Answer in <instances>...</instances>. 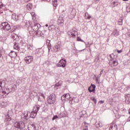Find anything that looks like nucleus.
I'll use <instances>...</instances> for the list:
<instances>
[{
	"label": "nucleus",
	"instance_id": "nucleus-1",
	"mask_svg": "<svg viewBox=\"0 0 130 130\" xmlns=\"http://www.w3.org/2000/svg\"><path fill=\"white\" fill-rule=\"evenodd\" d=\"M56 101V96L54 93H52L47 98V103L48 104H54Z\"/></svg>",
	"mask_w": 130,
	"mask_h": 130
},
{
	"label": "nucleus",
	"instance_id": "nucleus-2",
	"mask_svg": "<svg viewBox=\"0 0 130 130\" xmlns=\"http://www.w3.org/2000/svg\"><path fill=\"white\" fill-rule=\"evenodd\" d=\"M40 109V106L39 105H36L33 109V111L31 113L30 112L29 118H35L36 115H37V112H38L39 109Z\"/></svg>",
	"mask_w": 130,
	"mask_h": 130
},
{
	"label": "nucleus",
	"instance_id": "nucleus-3",
	"mask_svg": "<svg viewBox=\"0 0 130 130\" xmlns=\"http://www.w3.org/2000/svg\"><path fill=\"white\" fill-rule=\"evenodd\" d=\"M15 127L18 128L17 130H24L25 128V123L23 121H17L14 123Z\"/></svg>",
	"mask_w": 130,
	"mask_h": 130
},
{
	"label": "nucleus",
	"instance_id": "nucleus-4",
	"mask_svg": "<svg viewBox=\"0 0 130 130\" xmlns=\"http://www.w3.org/2000/svg\"><path fill=\"white\" fill-rule=\"evenodd\" d=\"M0 27L1 29L4 30V31H9L11 29V25L7 22L2 23Z\"/></svg>",
	"mask_w": 130,
	"mask_h": 130
},
{
	"label": "nucleus",
	"instance_id": "nucleus-5",
	"mask_svg": "<svg viewBox=\"0 0 130 130\" xmlns=\"http://www.w3.org/2000/svg\"><path fill=\"white\" fill-rule=\"evenodd\" d=\"M66 64H67V60H66V59L64 58H63L59 60V61L57 64V67H61V68H66Z\"/></svg>",
	"mask_w": 130,
	"mask_h": 130
},
{
	"label": "nucleus",
	"instance_id": "nucleus-6",
	"mask_svg": "<svg viewBox=\"0 0 130 130\" xmlns=\"http://www.w3.org/2000/svg\"><path fill=\"white\" fill-rule=\"evenodd\" d=\"M21 119L27 120L30 118V112L25 111L21 115Z\"/></svg>",
	"mask_w": 130,
	"mask_h": 130
},
{
	"label": "nucleus",
	"instance_id": "nucleus-7",
	"mask_svg": "<svg viewBox=\"0 0 130 130\" xmlns=\"http://www.w3.org/2000/svg\"><path fill=\"white\" fill-rule=\"evenodd\" d=\"M34 37H44V34L42 32V31L39 29L35 32V35H34Z\"/></svg>",
	"mask_w": 130,
	"mask_h": 130
},
{
	"label": "nucleus",
	"instance_id": "nucleus-8",
	"mask_svg": "<svg viewBox=\"0 0 130 130\" xmlns=\"http://www.w3.org/2000/svg\"><path fill=\"white\" fill-rule=\"evenodd\" d=\"M32 29L36 32L37 31H38L40 30V28H41V25L39 23H35L34 26L31 27Z\"/></svg>",
	"mask_w": 130,
	"mask_h": 130
},
{
	"label": "nucleus",
	"instance_id": "nucleus-9",
	"mask_svg": "<svg viewBox=\"0 0 130 130\" xmlns=\"http://www.w3.org/2000/svg\"><path fill=\"white\" fill-rule=\"evenodd\" d=\"M24 60L27 64L29 63H31L33 61V56H28L24 58Z\"/></svg>",
	"mask_w": 130,
	"mask_h": 130
},
{
	"label": "nucleus",
	"instance_id": "nucleus-10",
	"mask_svg": "<svg viewBox=\"0 0 130 130\" xmlns=\"http://www.w3.org/2000/svg\"><path fill=\"white\" fill-rule=\"evenodd\" d=\"M95 89H96V85L91 83L88 90L89 93H92V92L95 93Z\"/></svg>",
	"mask_w": 130,
	"mask_h": 130
},
{
	"label": "nucleus",
	"instance_id": "nucleus-11",
	"mask_svg": "<svg viewBox=\"0 0 130 130\" xmlns=\"http://www.w3.org/2000/svg\"><path fill=\"white\" fill-rule=\"evenodd\" d=\"M27 128L28 130H36V124L30 123L28 125Z\"/></svg>",
	"mask_w": 130,
	"mask_h": 130
},
{
	"label": "nucleus",
	"instance_id": "nucleus-12",
	"mask_svg": "<svg viewBox=\"0 0 130 130\" xmlns=\"http://www.w3.org/2000/svg\"><path fill=\"white\" fill-rule=\"evenodd\" d=\"M45 100V96L43 93H40V95L38 97V101L40 102H43Z\"/></svg>",
	"mask_w": 130,
	"mask_h": 130
},
{
	"label": "nucleus",
	"instance_id": "nucleus-13",
	"mask_svg": "<svg viewBox=\"0 0 130 130\" xmlns=\"http://www.w3.org/2000/svg\"><path fill=\"white\" fill-rule=\"evenodd\" d=\"M60 50H61L60 45L58 44H56V45L54 47V52H57V51H59Z\"/></svg>",
	"mask_w": 130,
	"mask_h": 130
},
{
	"label": "nucleus",
	"instance_id": "nucleus-14",
	"mask_svg": "<svg viewBox=\"0 0 130 130\" xmlns=\"http://www.w3.org/2000/svg\"><path fill=\"white\" fill-rule=\"evenodd\" d=\"M63 23H64V20H63V17L62 16H59L57 21L58 25H63Z\"/></svg>",
	"mask_w": 130,
	"mask_h": 130
},
{
	"label": "nucleus",
	"instance_id": "nucleus-15",
	"mask_svg": "<svg viewBox=\"0 0 130 130\" xmlns=\"http://www.w3.org/2000/svg\"><path fill=\"white\" fill-rule=\"evenodd\" d=\"M6 87V81L3 79H0V90Z\"/></svg>",
	"mask_w": 130,
	"mask_h": 130
},
{
	"label": "nucleus",
	"instance_id": "nucleus-16",
	"mask_svg": "<svg viewBox=\"0 0 130 130\" xmlns=\"http://www.w3.org/2000/svg\"><path fill=\"white\" fill-rule=\"evenodd\" d=\"M11 92H13V86H11V88H7L6 90H3V93H5L6 95H8Z\"/></svg>",
	"mask_w": 130,
	"mask_h": 130
},
{
	"label": "nucleus",
	"instance_id": "nucleus-17",
	"mask_svg": "<svg viewBox=\"0 0 130 130\" xmlns=\"http://www.w3.org/2000/svg\"><path fill=\"white\" fill-rule=\"evenodd\" d=\"M68 34L69 37H73V38L76 37V35L75 34V31L73 30H71L68 31Z\"/></svg>",
	"mask_w": 130,
	"mask_h": 130
},
{
	"label": "nucleus",
	"instance_id": "nucleus-18",
	"mask_svg": "<svg viewBox=\"0 0 130 130\" xmlns=\"http://www.w3.org/2000/svg\"><path fill=\"white\" fill-rule=\"evenodd\" d=\"M9 56H10L12 58L14 57H17V52L12 51L9 54Z\"/></svg>",
	"mask_w": 130,
	"mask_h": 130
},
{
	"label": "nucleus",
	"instance_id": "nucleus-19",
	"mask_svg": "<svg viewBox=\"0 0 130 130\" xmlns=\"http://www.w3.org/2000/svg\"><path fill=\"white\" fill-rule=\"evenodd\" d=\"M12 18L14 21H18V20H20V16L16 15V14H12Z\"/></svg>",
	"mask_w": 130,
	"mask_h": 130
},
{
	"label": "nucleus",
	"instance_id": "nucleus-20",
	"mask_svg": "<svg viewBox=\"0 0 130 130\" xmlns=\"http://www.w3.org/2000/svg\"><path fill=\"white\" fill-rule=\"evenodd\" d=\"M94 125H95L97 128H99V127H102V123H101L100 121L96 122L95 123H94Z\"/></svg>",
	"mask_w": 130,
	"mask_h": 130
},
{
	"label": "nucleus",
	"instance_id": "nucleus-21",
	"mask_svg": "<svg viewBox=\"0 0 130 130\" xmlns=\"http://www.w3.org/2000/svg\"><path fill=\"white\" fill-rule=\"evenodd\" d=\"M112 35H113V36H115V37H116V36H118V35H119V32H118L117 30L115 29L112 32Z\"/></svg>",
	"mask_w": 130,
	"mask_h": 130
},
{
	"label": "nucleus",
	"instance_id": "nucleus-22",
	"mask_svg": "<svg viewBox=\"0 0 130 130\" xmlns=\"http://www.w3.org/2000/svg\"><path fill=\"white\" fill-rule=\"evenodd\" d=\"M63 97L65 98L66 99H67V100H70L71 99V95L70 93H66L63 95Z\"/></svg>",
	"mask_w": 130,
	"mask_h": 130
},
{
	"label": "nucleus",
	"instance_id": "nucleus-23",
	"mask_svg": "<svg viewBox=\"0 0 130 130\" xmlns=\"http://www.w3.org/2000/svg\"><path fill=\"white\" fill-rule=\"evenodd\" d=\"M48 29L50 31H54V30H55V26H54V25H53V24L50 25L48 27Z\"/></svg>",
	"mask_w": 130,
	"mask_h": 130
},
{
	"label": "nucleus",
	"instance_id": "nucleus-24",
	"mask_svg": "<svg viewBox=\"0 0 130 130\" xmlns=\"http://www.w3.org/2000/svg\"><path fill=\"white\" fill-rule=\"evenodd\" d=\"M79 101V98L78 97L73 98L72 99V102H74V103H78Z\"/></svg>",
	"mask_w": 130,
	"mask_h": 130
},
{
	"label": "nucleus",
	"instance_id": "nucleus-25",
	"mask_svg": "<svg viewBox=\"0 0 130 130\" xmlns=\"http://www.w3.org/2000/svg\"><path fill=\"white\" fill-rule=\"evenodd\" d=\"M33 6L31 4L28 3L26 6V8L28 11H31L32 10Z\"/></svg>",
	"mask_w": 130,
	"mask_h": 130
},
{
	"label": "nucleus",
	"instance_id": "nucleus-26",
	"mask_svg": "<svg viewBox=\"0 0 130 130\" xmlns=\"http://www.w3.org/2000/svg\"><path fill=\"white\" fill-rule=\"evenodd\" d=\"M60 115L61 117H64L68 116V113H67V111H64L60 113Z\"/></svg>",
	"mask_w": 130,
	"mask_h": 130
},
{
	"label": "nucleus",
	"instance_id": "nucleus-27",
	"mask_svg": "<svg viewBox=\"0 0 130 130\" xmlns=\"http://www.w3.org/2000/svg\"><path fill=\"white\" fill-rule=\"evenodd\" d=\"M14 49H16V50H20V47H19V45L18 44L15 43L14 45Z\"/></svg>",
	"mask_w": 130,
	"mask_h": 130
},
{
	"label": "nucleus",
	"instance_id": "nucleus-28",
	"mask_svg": "<svg viewBox=\"0 0 130 130\" xmlns=\"http://www.w3.org/2000/svg\"><path fill=\"white\" fill-rule=\"evenodd\" d=\"M100 58H99V55H96L95 56L94 62H99V60Z\"/></svg>",
	"mask_w": 130,
	"mask_h": 130
},
{
	"label": "nucleus",
	"instance_id": "nucleus-29",
	"mask_svg": "<svg viewBox=\"0 0 130 130\" xmlns=\"http://www.w3.org/2000/svg\"><path fill=\"white\" fill-rule=\"evenodd\" d=\"M52 4L53 5V7H54L55 8H56V7H57V0L56 1L53 0Z\"/></svg>",
	"mask_w": 130,
	"mask_h": 130
},
{
	"label": "nucleus",
	"instance_id": "nucleus-30",
	"mask_svg": "<svg viewBox=\"0 0 130 130\" xmlns=\"http://www.w3.org/2000/svg\"><path fill=\"white\" fill-rule=\"evenodd\" d=\"M115 55H114V54L112 53L110 55V60L112 61V60H114V57Z\"/></svg>",
	"mask_w": 130,
	"mask_h": 130
},
{
	"label": "nucleus",
	"instance_id": "nucleus-31",
	"mask_svg": "<svg viewBox=\"0 0 130 130\" xmlns=\"http://www.w3.org/2000/svg\"><path fill=\"white\" fill-rule=\"evenodd\" d=\"M6 94H7L6 93L4 92V90L1 91V92H0V95H1V97H3V98H5V97H6V96H7Z\"/></svg>",
	"mask_w": 130,
	"mask_h": 130
},
{
	"label": "nucleus",
	"instance_id": "nucleus-32",
	"mask_svg": "<svg viewBox=\"0 0 130 130\" xmlns=\"http://www.w3.org/2000/svg\"><path fill=\"white\" fill-rule=\"evenodd\" d=\"M12 120V118H11V117L9 116V115H7L6 116V121H11Z\"/></svg>",
	"mask_w": 130,
	"mask_h": 130
},
{
	"label": "nucleus",
	"instance_id": "nucleus-33",
	"mask_svg": "<svg viewBox=\"0 0 130 130\" xmlns=\"http://www.w3.org/2000/svg\"><path fill=\"white\" fill-rule=\"evenodd\" d=\"M91 100H92V101L94 102V104L96 105L97 103V100L95 99V97L92 96L90 98Z\"/></svg>",
	"mask_w": 130,
	"mask_h": 130
},
{
	"label": "nucleus",
	"instance_id": "nucleus-34",
	"mask_svg": "<svg viewBox=\"0 0 130 130\" xmlns=\"http://www.w3.org/2000/svg\"><path fill=\"white\" fill-rule=\"evenodd\" d=\"M61 84L58 82V83H56L55 85V90H57V89H58V87H60Z\"/></svg>",
	"mask_w": 130,
	"mask_h": 130
},
{
	"label": "nucleus",
	"instance_id": "nucleus-35",
	"mask_svg": "<svg viewBox=\"0 0 130 130\" xmlns=\"http://www.w3.org/2000/svg\"><path fill=\"white\" fill-rule=\"evenodd\" d=\"M27 49L29 50H33V45H28L27 46Z\"/></svg>",
	"mask_w": 130,
	"mask_h": 130
},
{
	"label": "nucleus",
	"instance_id": "nucleus-36",
	"mask_svg": "<svg viewBox=\"0 0 130 130\" xmlns=\"http://www.w3.org/2000/svg\"><path fill=\"white\" fill-rule=\"evenodd\" d=\"M99 77V75H94V78H95L96 82H98V83H99V82L98 81H99V79H100V77Z\"/></svg>",
	"mask_w": 130,
	"mask_h": 130
},
{
	"label": "nucleus",
	"instance_id": "nucleus-37",
	"mask_svg": "<svg viewBox=\"0 0 130 130\" xmlns=\"http://www.w3.org/2000/svg\"><path fill=\"white\" fill-rule=\"evenodd\" d=\"M30 26H31V24H30V22H29V21L26 22L25 27H26V28H30Z\"/></svg>",
	"mask_w": 130,
	"mask_h": 130
},
{
	"label": "nucleus",
	"instance_id": "nucleus-38",
	"mask_svg": "<svg viewBox=\"0 0 130 130\" xmlns=\"http://www.w3.org/2000/svg\"><path fill=\"white\" fill-rule=\"evenodd\" d=\"M33 34H34V35H35V32L32 31H29L28 33V36H32L33 35Z\"/></svg>",
	"mask_w": 130,
	"mask_h": 130
},
{
	"label": "nucleus",
	"instance_id": "nucleus-39",
	"mask_svg": "<svg viewBox=\"0 0 130 130\" xmlns=\"http://www.w3.org/2000/svg\"><path fill=\"white\" fill-rule=\"evenodd\" d=\"M118 25H120L121 26V25H122L123 22H122V19H120L118 20Z\"/></svg>",
	"mask_w": 130,
	"mask_h": 130
},
{
	"label": "nucleus",
	"instance_id": "nucleus-40",
	"mask_svg": "<svg viewBox=\"0 0 130 130\" xmlns=\"http://www.w3.org/2000/svg\"><path fill=\"white\" fill-rule=\"evenodd\" d=\"M113 63L114 64V67H116V66H117V64H118V62L115 60H114L113 61Z\"/></svg>",
	"mask_w": 130,
	"mask_h": 130
},
{
	"label": "nucleus",
	"instance_id": "nucleus-41",
	"mask_svg": "<svg viewBox=\"0 0 130 130\" xmlns=\"http://www.w3.org/2000/svg\"><path fill=\"white\" fill-rule=\"evenodd\" d=\"M103 74V70H102L100 72V73L99 74V78H101Z\"/></svg>",
	"mask_w": 130,
	"mask_h": 130
},
{
	"label": "nucleus",
	"instance_id": "nucleus-42",
	"mask_svg": "<svg viewBox=\"0 0 130 130\" xmlns=\"http://www.w3.org/2000/svg\"><path fill=\"white\" fill-rule=\"evenodd\" d=\"M77 41H81V42H84V41L83 40L81 39V38H80L79 37H77Z\"/></svg>",
	"mask_w": 130,
	"mask_h": 130
},
{
	"label": "nucleus",
	"instance_id": "nucleus-43",
	"mask_svg": "<svg viewBox=\"0 0 130 130\" xmlns=\"http://www.w3.org/2000/svg\"><path fill=\"white\" fill-rule=\"evenodd\" d=\"M126 36L130 37V30H128V32L126 34Z\"/></svg>",
	"mask_w": 130,
	"mask_h": 130
},
{
	"label": "nucleus",
	"instance_id": "nucleus-44",
	"mask_svg": "<svg viewBox=\"0 0 130 130\" xmlns=\"http://www.w3.org/2000/svg\"><path fill=\"white\" fill-rule=\"evenodd\" d=\"M129 97H130V94H127L126 95H125V98L126 100H127L128 98H129Z\"/></svg>",
	"mask_w": 130,
	"mask_h": 130
},
{
	"label": "nucleus",
	"instance_id": "nucleus-45",
	"mask_svg": "<svg viewBox=\"0 0 130 130\" xmlns=\"http://www.w3.org/2000/svg\"><path fill=\"white\" fill-rule=\"evenodd\" d=\"M114 7H116V6L118 5V3L117 2H113Z\"/></svg>",
	"mask_w": 130,
	"mask_h": 130
},
{
	"label": "nucleus",
	"instance_id": "nucleus-46",
	"mask_svg": "<svg viewBox=\"0 0 130 130\" xmlns=\"http://www.w3.org/2000/svg\"><path fill=\"white\" fill-rule=\"evenodd\" d=\"M51 45L50 44V40H47V45Z\"/></svg>",
	"mask_w": 130,
	"mask_h": 130
},
{
	"label": "nucleus",
	"instance_id": "nucleus-47",
	"mask_svg": "<svg viewBox=\"0 0 130 130\" xmlns=\"http://www.w3.org/2000/svg\"><path fill=\"white\" fill-rule=\"evenodd\" d=\"M47 47H48V50L49 51V50L51 49V45H48Z\"/></svg>",
	"mask_w": 130,
	"mask_h": 130
},
{
	"label": "nucleus",
	"instance_id": "nucleus-48",
	"mask_svg": "<svg viewBox=\"0 0 130 130\" xmlns=\"http://www.w3.org/2000/svg\"><path fill=\"white\" fill-rule=\"evenodd\" d=\"M2 8H4V4L3 3L0 2V9H2Z\"/></svg>",
	"mask_w": 130,
	"mask_h": 130
},
{
	"label": "nucleus",
	"instance_id": "nucleus-49",
	"mask_svg": "<svg viewBox=\"0 0 130 130\" xmlns=\"http://www.w3.org/2000/svg\"><path fill=\"white\" fill-rule=\"evenodd\" d=\"M89 123H87L86 122H84V125H85V127H86V126L88 127V125H89Z\"/></svg>",
	"mask_w": 130,
	"mask_h": 130
},
{
	"label": "nucleus",
	"instance_id": "nucleus-50",
	"mask_svg": "<svg viewBox=\"0 0 130 130\" xmlns=\"http://www.w3.org/2000/svg\"><path fill=\"white\" fill-rule=\"evenodd\" d=\"M56 118H58V116H54L53 117V118H52V119H53V120H54V119H56Z\"/></svg>",
	"mask_w": 130,
	"mask_h": 130
},
{
	"label": "nucleus",
	"instance_id": "nucleus-51",
	"mask_svg": "<svg viewBox=\"0 0 130 130\" xmlns=\"http://www.w3.org/2000/svg\"><path fill=\"white\" fill-rule=\"evenodd\" d=\"M11 38H12L13 40H16V37H15V36L11 35Z\"/></svg>",
	"mask_w": 130,
	"mask_h": 130
},
{
	"label": "nucleus",
	"instance_id": "nucleus-52",
	"mask_svg": "<svg viewBox=\"0 0 130 130\" xmlns=\"http://www.w3.org/2000/svg\"><path fill=\"white\" fill-rule=\"evenodd\" d=\"M3 56V51L2 50H0V57H2Z\"/></svg>",
	"mask_w": 130,
	"mask_h": 130
},
{
	"label": "nucleus",
	"instance_id": "nucleus-53",
	"mask_svg": "<svg viewBox=\"0 0 130 130\" xmlns=\"http://www.w3.org/2000/svg\"><path fill=\"white\" fill-rule=\"evenodd\" d=\"M125 103H126V104H129L130 103V102L129 101H128V100H125Z\"/></svg>",
	"mask_w": 130,
	"mask_h": 130
},
{
	"label": "nucleus",
	"instance_id": "nucleus-54",
	"mask_svg": "<svg viewBox=\"0 0 130 130\" xmlns=\"http://www.w3.org/2000/svg\"><path fill=\"white\" fill-rule=\"evenodd\" d=\"M117 51L118 53H121V52H122V50H117Z\"/></svg>",
	"mask_w": 130,
	"mask_h": 130
},
{
	"label": "nucleus",
	"instance_id": "nucleus-55",
	"mask_svg": "<svg viewBox=\"0 0 130 130\" xmlns=\"http://www.w3.org/2000/svg\"><path fill=\"white\" fill-rule=\"evenodd\" d=\"M114 128H115V130H117L118 129V128H117V125L115 124L114 125Z\"/></svg>",
	"mask_w": 130,
	"mask_h": 130
},
{
	"label": "nucleus",
	"instance_id": "nucleus-56",
	"mask_svg": "<svg viewBox=\"0 0 130 130\" xmlns=\"http://www.w3.org/2000/svg\"><path fill=\"white\" fill-rule=\"evenodd\" d=\"M50 130H57V129H56V127L54 126L53 127L51 128L50 129Z\"/></svg>",
	"mask_w": 130,
	"mask_h": 130
},
{
	"label": "nucleus",
	"instance_id": "nucleus-57",
	"mask_svg": "<svg viewBox=\"0 0 130 130\" xmlns=\"http://www.w3.org/2000/svg\"><path fill=\"white\" fill-rule=\"evenodd\" d=\"M91 15H88L87 19H88V20H90V19H91Z\"/></svg>",
	"mask_w": 130,
	"mask_h": 130
},
{
	"label": "nucleus",
	"instance_id": "nucleus-58",
	"mask_svg": "<svg viewBox=\"0 0 130 130\" xmlns=\"http://www.w3.org/2000/svg\"><path fill=\"white\" fill-rule=\"evenodd\" d=\"M99 2V0H95L94 1V3L95 4H98V2Z\"/></svg>",
	"mask_w": 130,
	"mask_h": 130
},
{
	"label": "nucleus",
	"instance_id": "nucleus-59",
	"mask_svg": "<svg viewBox=\"0 0 130 130\" xmlns=\"http://www.w3.org/2000/svg\"><path fill=\"white\" fill-rule=\"evenodd\" d=\"M83 130H88V126L84 127Z\"/></svg>",
	"mask_w": 130,
	"mask_h": 130
},
{
	"label": "nucleus",
	"instance_id": "nucleus-60",
	"mask_svg": "<svg viewBox=\"0 0 130 130\" xmlns=\"http://www.w3.org/2000/svg\"><path fill=\"white\" fill-rule=\"evenodd\" d=\"M14 3H18L19 2V0H12Z\"/></svg>",
	"mask_w": 130,
	"mask_h": 130
},
{
	"label": "nucleus",
	"instance_id": "nucleus-61",
	"mask_svg": "<svg viewBox=\"0 0 130 130\" xmlns=\"http://www.w3.org/2000/svg\"><path fill=\"white\" fill-rule=\"evenodd\" d=\"M100 103H101V104H103V103H104V101H101Z\"/></svg>",
	"mask_w": 130,
	"mask_h": 130
},
{
	"label": "nucleus",
	"instance_id": "nucleus-62",
	"mask_svg": "<svg viewBox=\"0 0 130 130\" xmlns=\"http://www.w3.org/2000/svg\"><path fill=\"white\" fill-rule=\"evenodd\" d=\"M112 128H113V126H111L110 127L109 130H110V129H112Z\"/></svg>",
	"mask_w": 130,
	"mask_h": 130
},
{
	"label": "nucleus",
	"instance_id": "nucleus-63",
	"mask_svg": "<svg viewBox=\"0 0 130 130\" xmlns=\"http://www.w3.org/2000/svg\"><path fill=\"white\" fill-rule=\"evenodd\" d=\"M127 121H130V116L128 118Z\"/></svg>",
	"mask_w": 130,
	"mask_h": 130
},
{
	"label": "nucleus",
	"instance_id": "nucleus-64",
	"mask_svg": "<svg viewBox=\"0 0 130 130\" xmlns=\"http://www.w3.org/2000/svg\"><path fill=\"white\" fill-rule=\"evenodd\" d=\"M127 100H128V101L130 102V96H129V98H128Z\"/></svg>",
	"mask_w": 130,
	"mask_h": 130
}]
</instances>
